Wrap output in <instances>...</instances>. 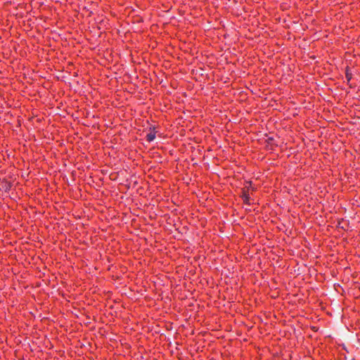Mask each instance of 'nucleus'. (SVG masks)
Instances as JSON below:
<instances>
[{
  "instance_id": "7ed1b4c3",
  "label": "nucleus",
  "mask_w": 360,
  "mask_h": 360,
  "mask_svg": "<svg viewBox=\"0 0 360 360\" xmlns=\"http://www.w3.org/2000/svg\"><path fill=\"white\" fill-rule=\"evenodd\" d=\"M347 77L348 78V79H350L349 75L348 74H347Z\"/></svg>"
},
{
  "instance_id": "f257e3e1",
  "label": "nucleus",
  "mask_w": 360,
  "mask_h": 360,
  "mask_svg": "<svg viewBox=\"0 0 360 360\" xmlns=\"http://www.w3.org/2000/svg\"><path fill=\"white\" fill-rule=\"evenodd\" d=\"M155 135L154 133H149L147 134V139L148 141H152L155 139Z\"/></svg>"
},
{
  "instance_id": "f03ea898",
  "label": "nucleus",
  "mask_w": 360,
  "mask_h": 360,
  "mask_svg": "<svg viewBox=\"0 0 360 360\" xmlns=\"http://www.w3.org/2000/svg\"><path fill=\"white\" fill-rule=\"evenodd\" d=\"M243 198H244V200H245V202H248V201L249 200V196H248L247 194H245H245L243 195Z\"/></svg>"
}]
</instances>
